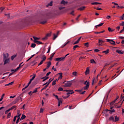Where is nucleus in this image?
Segmentation results:
<instances>
[{"label": "nucleus", "mask_w": 124, "mask_h": 124, "mask_svg": "<svg viewBox=\"0 0 124 124\" xmlns=\"http://www.w3.org/2000/svg\"><path fill=\"white\" fill-rule=\"evenodd\" d=\"M64 59H65V57H58L56 58L55 61H56V62H63L64 61Z\"/></svg>", "instance_id": "1"}, {"label": "nucleus", "mask_w": 124, "mask_h": 124, "mask_svg": "<svg viewBox=\"0 0 124 124\" xmlns=\"http://www.w3.org/2000/svg\"><path fill=\"white\" fill-rule=\"evenodd\" d=\"M107 42L112 44V45H116V42L113 40L108 39H107Z\"/></svg>", "instance_id": "2"}, {"label": "nucleus", "mask_w": 124, "mask_h": 124, "mask_svg": "<svg viewBox=\"0 0 124 124\" xmlns=\"http://www.w3.org/2000/svg\"><path fill=\"white\" fill-rule=\"evenodd\" d=\"M99 46H102L103 45V43H105V40H98Z\"/></svg>", "instance_id": "3"}, {"label": "nucleus", "mask_w": 124, "mask_h": 124, "mask_svg": "<svg viewBox=\"0 0 124 124\" xmlns=\"http://www.w3.org/2000/svg\"><path fill=\"white\" fill-rule=\"evenodd\" d=\"M89 88H90V82H88L86 85L83 87L82 90H89Z\"/></svg>", "instance_id": "4"}, {"label": "nucleus", "mask_w": 124, "mask_h": 124, "mask_svg": "<svg viewBox=\"0 0 124 124\" xmlns=\"http://www.w3.org/2000/svg\"><path fill=\"white\" fill-rule=\"evenodd\" d=\"M60 76L58 77V78H57L55 81L56 82H58V81H59V80H60V79H62V73H59Z\"/></svg>", "instance_id": "5"}, {"label": "nucleus", "mask_w": 124, "mask_h": 124, "mask_svg": "<svg viewBox=\"0 0 124 124\" xmlns=\"http://www.w3.org/2000/svg\"><path fill=\"white\" fill-rule=\"evenodd\" d=\"M88 74H90V67H88L85 72V75H88Z\"/></svg>", "instance_id": "6"}, {"label": "nucleus", "mask_w": 124, "mask_h": 124, "mask_svg": "<svg viewBox=\"0 0 124 124\" xmlns=\"http://www.w3.org/2000/svg\"><path fill=\"white\" fill-rule=\"evenodd\" d=\"M74 91H73V90H69V92L66 93L67 95H68V94H73V93H74Z\"/></svg>", "instance_id": "7"}, {"label": "nucleus", "mask_w": 124, "mask_h": 124, "mask_svg": "<svg viewBox=\"0 0 124 124\" xmlns=\"http://www.w3.org/2000/svg\"><path fill=\"white\" fill-rule=\"evenodd\" d=\"M16 100H17L18 102H19V101L22 102V101H23V99L22 98V97H21V95H19L16 98Z\"/></svg>", "instance_id": "8"}, {"label": "nucleus", "mask_w": 124, "mask_h": 124, "mask_svg": "<svg viewBox=\"0 0 124 124\" xmlns=\"http://www.w3.org/2000/svg\"><path fill=\"white\" fill-rule=\"evenodd\" d=\"M71 85H72V83L70 82H68L67 83L65 84V87H71Z\"/></svg>", "instance_id": "9"}, {"label": "nucleus", "mask_w": 124, "mask_h": 124, "mask_svg": "<svg viewBox=\"0 0 124 124\" xmlns=\"http://www.w3.org/2000/svg\"><path fill=\"white\" fill-rule=\"evenodd\" d=\"M18 101L17 100V99H15L11 103V105H14L15 104H16V103H18Z\"/></svg>", "instance_id": "10"}, {"label": "nucleus", "mask_w": 124, "mask_h": 124, "mask_svg": "<svg viewBox=\"0 0 124 124\" xmlns=\"http://www.w3.org/2000/svg\"><path fill=\"white\" fill-rule=\"evenodd\" d=\"M61 103H62V98H60V99L58 100V107L61 106Z\"/></svg>", "instance_id": "11"}, {"label": "nucleus", "mask_w": 124, "mask_h": 124, "mask_svg": "<svg viewBox=\"0 0 124 124\" xmlns=\"http://www.w3.org/2000/svg\"><path fill=\"white\" fill-rule=\"evenodd\" d=\"M116 52L118 53L120 55H123V54H124V51L119 49L116 50Z\"/></svg>", "instance_id": "12"}, {"label": "nucleus", "mask_w": 124, "mask_h": 124, "mask_svg": "<svg viewBox=\"0 0 124 124\" xmlns=\"http://www.w3.org/2000/svg\"><path fill=\"white\" fill-rule=\"evenodd\" d=\"M53 79L52 78H50L48 80V82H46V83H45L43 86H45V85H49L50 84V83H51V82H52V81H53Z\"/></svg>", "instance_id": "13"}, {"label": "nucleus", "mask_w": 124, "mask_h": 124, "mask_svg": "<svg viewBox=\"0 0 124 124\" xmlns=\"http://www.w3.org/2000/svg\"><path fill=\"white\" fill-rule=\"evenodd\" d=\"M34 43H36L37 44H38V45H39L40 44H43V43L39 41L34 40Z\"/></svg>", "instance_id": "14"}, {"label": "nucleus", "mask_w": 124, "mask_h": 124, "mask_svg": "<svg viewBox=\"0 0 124 124\" xmlns=\"http://www.w3.org/2000/svg\"><path fill=\"white\" fill-rule=\"evenodd\" d=\"M80 40H81V37H79L77 41H76L74 44L73 45H75L76 44H78V43H79V42H80Z\"/></svg>", "instance_id": "15"}, {"label": "nucleus", "mask_w": 124, "mask_h": 124, "mask_svg": "<svg viewBox=\"0 0 124 124\" xmlns=\"http://www.w3.org/2000/svg\"><path fill=\"white\" fill-rule=\"evenodd\" d=\"M4 61V64H6V63H8L9 62V59H3Z\"/></svg>", "instance_id": "16"}, {"label": "nucleus", "mask_w": 124, "mask_h": 124, "mask_svg": "<svg viewBox=\"0 0 124 124\" xmlns=\"http://www.w3.org/2000/svg\"><path fill=\"white\" fill-rule=\"evenodd\" d=\"M119 121H120V118L118 117V116H116L114 122L117 123V122H119Z\"/></svg>", "instance_id": "17"}, {"label": "nucleus", "mask_w": 124, "mask_h": 124, "mask_svg": "<svg viewBox=\"0 0 124 124\" xmlns=\"http://www.w3.org/2000/svg\"><path fill=\"white\" fill-rule=\"evenodd\" d=\"M85 8H86V7L83 6V7L78 8V10H80V11H83V10H85Z\"/></svg>", "instance_id": "18"}, {"label": "nucleus", "mask_w": 124, "mask_h": 124, "mask_svg": "<svg viewBox=\"0 0 124 124\" xmlns=\"http://www.w3.org/2000/svg\"><path fill=\"white\" fill-rule=\"evenodd\" d=\"M54 55H55V53L51 54V55H50V58H48L47 60H49L50 61H52V60L53 59V57H54Z\"/></svg>", "instance_id": "19"}, {"label": "nucleus", "mask_w": 124, "mask_h": 124, "mask_svg": "<svg viewBox=\"0 0 124 124\" xmlns=\"http://www.w3.org/2000/svg\"><path fill=\"white\" fill-rule=\"evenodd\" d=\"M70 42V41H68L67 42H66V43H65L64 45H62L61 46V48H63L64 47H65V46H66V45H67V44H69V43Z\"/></svg>", "instance_id": "20"}, {"label": "nucleus", "mask_w": 124, "mask_h": 124, "mask_svg": "<svg viewBox=\"0 0 124 124\" xmlns=\"http://www.w3.org/2000/svg\"><path fill=\"white\" fill-rule=\"evenodd\" d=\"M51 64H52V62H47V64L46 65V68L48 69L50 66H51Z\"/></svg>", "instance_id": "21"}, {"label": "nucleus", "mask_w": 124, "mask_h": 124, "mask_svg": "<svg viewBox=\"0 0 124 124\" xmlns=\"http://www.w3.org/2000/svg\"><path fill=\"white\" fill-rule=\"evenodd\" d=\"M8 58V54L6 53L5 54L3 55V60L7 59Z\"/></svg>", "instance_id": "22"}, {"label": "nucleus", "mask_w": 124, "mask_h": 124, "mask_svg": "<svg viewBox=\"0 0 124 124\" xmlns=\"http://www.w3.org/2000/svg\"><path fill=\"white\" fill-rule=\"evenodd\" d=\"M42 79H43V82H44V81H46V80H47V79H49V77H44L42 78Z\"/></svg>", "instance_id": "23"}, {"label": "nucleus", "mask_w": 124, "mask_h": 124, "mask_svg": "<svg viewBox=\"0 0 124 124\" xmlns=\"http://www.w3.org/2000/svg\"><path fill=\"white\" fill-rule=\"evenodd\" d=\"M114 117L113 116H110L108 118V121H112V122H114Z\"/></svg>", "instance_id": "24"}, {"label": "nucleus", "mask_w": 124, "mask_h": 124, "mask_svg": "<svg viewBox=\"0 0 124 124\" xmlns=\"http://www.w3.org/2000/svg\"><path fill=\"white\" fill-rule=\"evenodd\" d=\"M109 50L108 49H107L105 51H102L103 53H105V55H107V54L109 53Z\"/></svg>", "instance_id": "25"}, {"label": "nucleus", "mask_w": 124, "mask_h": 124, "mask_svg": "<svg viewBox=\"0 0 124 124\" xmlns=\"http://www.w3.org/2000/svg\"><path fill=\"white\" fill-rule=\"evenodd\" d=\"M112 3L114 4V5H116V8H117V9H119V8H120V6H119V5L117 3L112 2Z\"/></svg>", "instance_id": "26"}, {"label": "nucleus", "mask_w": 124, "mask_h": 124, "mask_svg": "<svg viewBox=\"0 0 124 124\" xmlns=\"http://www.w3.org/2000/svg\"><path fill=\"white\" fill-rule=\"evenodd\" d=\"M91 4H92V5H97V4H101V3L97 2H94L92 3Z\"/></svg>", "instance_id": "27"}, {"label": "nucleus", "mask_w": 124, "mask_h": 124, "mask_svg": "<svg viewBox=\"0 0 124 124\" xmlns=\"http://www.w3.org/2000/svg\"><path fill=\"white\" fill-rule=\"evenodd\" d=\"M39 88H40V87H39V88H36L35 89V90L33 91L32 93H37V92H38L37 90H38V89H39Z\"/></svg>", "instance_id": "28"}, {"label": "nucleus", "mask_w": 124, "mask_h": 124, "mask_svg": "<svg viewBox=\"0 0 124 124\" xmlns=\"http://www.w3.org/2000/svg\"><path fill=\"white\" fill-rule=\"evenodd\" d=\"M24 119H26V115H25L24 114H22V117L20 118V121H23Z\"/></svg>", "instance_id": "29"}, {"label": "nucleus", "mask_w": 124, "mask_h": 124, "mask_svg": "<svg viewBox=\"0 0 124 124\" xmlns=\"http://www.w3.org/2000/svg\"><path fill=\"white\" fill-rule=\"evenodd\" d=\"M53 95L54 96H55L56 98L58 100H60L61 99V98H59V96H58V95H56L54 93L53 94Z\"/></svg>", "instance_id": "30"}, {"label": "nucleus", "mask_w": 124, "mask_h": 124, "mask_svg": "<svg viewBox=\"0 0 124 124\" xmlns=\"http://www.w3.org/2000/svg\"><path fill=\"white\" fill-rule=\"evenodd\" d=\"M89 44H90V43H89V42L85 43H84V46L87 47V48H88V47L89 46Z\"/></svg>", "instance_id": "31"}, {"label": "nucleus", "mask_w": 124, "mask_h": 124, "mask_svg": "<svg viewBox=\"0 0 124 124\" xmlns=\"http://www.w3.org/2000/svg\"><path fill=\"white\" fill-rule=\"evenodd\" d=\"M16 107H17V106H12L11 108H10V110H13V109H15V110H16Z\"/></svg>", "instance_id": "32"}, {"label": "nucleus", "mask_w": 124, "mask_h": 124, "mask_svg": "<svg viewBox=\"0 0 124 124\" xmlns=\"http://www.w3.org/2000/svg\"><path fill=\"white\" fill-rule=\"evenodd\" d=\"M42 59H43L42 61H43L44 62H45V61L46 60V59H47V58L46 57V56L43 55Z\"/></svg>", "instance_id": "33"}, {"label": "nucleus", "mask_w": 124, "mask_h": 124, "mask_svg": "<svg viewBox=\"0 0 124 124\" xmlns=\"http://www.w3.org/2000/svg\"><path fill=\"white\" fill-rule=\"evenodd\" d=\"M36 46V45L35 44L32 43L31 44V48H35Z\"/></svg>", "instance_id": "34"}, {"label": "nucleus", "mask_w": 124, "mask_h": 124, "mask_svg": "<svg viewBox=\"0 0 124 124\" xmlns=\"http://www.w3.org/2000/svg\"><path fill=\"white\" fill-rule=\"evenodd\" d=\"M61 4H67V2L63 0L61 1Z\"/></svg>", "instance_id": "35"}, {"label": "nucleus", "mask_w": 124, "mask_h": 124, "mask_svg": "<svg viewBox=\"0 0 124 124\" xmlns=\"http://www.w3.org/2000/svg\"><path fill=\"white\" fill-rule=\"evenodd\" d=\"M124 99L123 100L122 102V103L120 105V106H117V107H115V108H121V107H122V105L123 102H124Z\"/></svg>", "instance_id": "36"}, {"label": "nucleus", "mask_w": 124, "mask_h": 124, "mask_svg": "<svg viewBox=\"0 0 124 124\" xmlns=\"http://www.w3.org/2000/svg\"><path fill=\"white\" fill-rule=\"evenodd\" d=\"M11 117V112H9L7 116V119H10V118Z\"/></svg>", "instance_id": "37"}, {"label": "nucleus", "mask_w": 124, "mask_h": 124, "mask_svg": "<svg viewBox=\"0 0 124 124\" xmlns=\"http://www.w3.org/2000/svg\"><path fill=\"white\" fill-rule=\"evenodd\" d=\"M14 84V81H12V82H10L8 84H6L5 86H11V85H13Z\"/></svg>", "instance_id": "38"}, {"label": "nucleus", "mask_w": 124, "mask_h": 124, "mask_svg": "<svg viewBox=\"0 0 124 124\" xmlns=\"http://www.w3.org/2000/svg\"><path fill=\"white\" fill-rule=\"evenodd\" d=\"M78 47H79V46L78 45H75L73 46V51H75L76 48H78Z\"/></svg>", "instance_id": "39"}, {"label": "nucleus", "mask_w": 124, "mask_h": 124, "mask_svg": "<svg viewBox=\"0 0 124 124\" xmlns=\"http://www.w3.org/2000/svg\"><path fill=\"white\" fill-rule=\"evenodd\" d=\"M85 59H86V57H85L84 56H80L79 58V60L81 61V60H85Z\"/></svg>", "instance_id": "40"}, {"label": "nucleus", "mask_w": 124, "mask_h": 124, "mask_svg": "<svg viewBox=\"0 0 124 124\" xmlns=\"http://www.w3.org/2000/svg\"><path fill=\"white\" fill-rule=\"evenodd\" d=\"M16 57H17L16 55H13L11 57L12 61H13L14 60V59H15V58H16Z\"/></svg>", "instance_id": "41"}, {"label": "nucleus", "mask_w": 124, "mask_h": 124, "mask_svg": "<svg viewBox=\"0 0 124 124\" xmlns=\"http://www.w3.org/2000/svg\"><path fill=\"white\" fill-rule=\"evenodd\" d=\"M90 62H91V63H96L95 62V61H94V60H93V59H91L90 60Z\"/></svg>", "instance_id": "42"}, {"label": "nucleus", "mask_w": 124, "mask_h": 124, "mask_svg": "<svg viewBox=\"0 0 124 124\" xmlns=\"http://www.w3.org/2000/svg\"><path fill=\"white\" fill-rule=\"evenodd\" d=\"M48 39V37L46 35L44 37L42 38V40H47Z\"/></svg>", "instance_id": "43"}, {"label": "nucleus", "mask_w": 124, "mask_h": 124, "mask_svg": "<svg viewBox=\"0 0 124 124\" xmlns=\"http://www.w3.org/2000/svg\"><path fill=\"white\" fill-rule=\"evenodd\" d=\"M62 91H63V89L62 87H60L58 89V92H62Z\"/></svg>", "instance_id": "44"}, {"label": "nucleus", "mask_w": 124, "mask_h": 124, "mask_svg": "<svg viewBox=\"0 0 124 124\" xmlns=\"http://www.w3.org/2000/svg\"><path fill=\"white\" fill-rule=\"evenodd\" d=\"M33 38L34 39V40H39V39H40V38H37L36 37L33 36Z\"/></svg>", "instance_id": "45"}, {"label": "nucleus", "mask_w": 124, "mask_h": 124, "mask_svg": "<svg viewBox=\"0 0 124 124\" xmlns=\"http://www.w3.org/2000/svg\"><path fill=\"white\" fill-rule=\"evenodd\" d=\"M23 64V62L21 63L19 65V66L17 67L16 68V69L17 70L20 69V68H21V64Z\"/></svg>", "instance_id": "46"}, {"label": "nucleus", "mask_w": 124, "mask_h": 124, "mask_svg": "<svg viewBox=\"0 0 124 124\" xmlns=\"http://www.w3.org/2000/svg\"><path fill=\"white\" fill-rule=\"evenodd\" d=\"M46 23H47V21L45 20V21L41 22L40 24H41L42 25H44V24H46Z\"/></svg>", "instance_id": "47"}, {"label": "nucleus", "mask_w": 124, "mask_h": 124, "mask_svg": "<svg viewBox=\"0 0 124 124\" xmlns=\"http://www.w3.org/2000/svg\"><path fill=\"white\" fill-rule=\"evenodd\" d=\"M116 112V110L115 109H112V110H110L109 112V114H112V113H115Z\"/></svg>", "instance_id": "48"}, {"label": "nucleus", "mask_w": 124, "mask_h": 124, "mask_svg": "<svg viewBox=\"0 0 124 124\" xmlns=\"http://www.w3.org/2000/svg\"><path fill=\"white\" fill-rule=\"evenodd\" d=\"M3 10H4V7H1L0 8V12H2Z\"/></svg>", "instance_id": "49"}, {"label": "nucleus", "mask_w": 124, "mask_h": 124, "mask_svg": "<svg viewBox=\"0 0 124 124\" xmlns=\"http://www.w3.org/2000/svg\"><path fill=\"white\" fill-rule=\"evenodd\" d=\"M53 40H55L57 37H58V35H56V34H54Z\"/></svg>", "instance_id": "50"}, {"label": "nucleus", "mask_w": 124, "mask_h": 124, "mask_svg": "<svg viewBox=\"0 0 124 124\" xmlns=\"http://www.w3.org/2000/svg\"><path fill=\"white\" fill-rule=\"evenodd\" d=\"M73 76H77V72H73L72 73Z\"/></svg>", "instance_id": "51"}, {"label": "nucleus", "mask_w": 124, "mask_h": 124, "mask_svg": "<svg viewBox=\"0 0 124 124\" xmlns=\"http://www.w3.org/2000/svg\"><path fill=\"white\" fill-rule=\"evenodd\" d=\"M82 91H83V89L82 90H76L75 92H78V93H81Z\"/></svg>", "instance_id": "52"}, {"label": "nucleus", "mask_w": 124, "mask_h": 124, "mask_svg": "<svg viewBox=\"0 0 124 124\" xmlns=\"http://www.w3.org/2000/svg\"><path fill=\"white\" fill-rule=\"evenodd\" d=\"M95 80V78H93V79L92 80V85L93 86V84H94V81Z\"/></svg>", "instance_id": "53"}, {"label": "nucleus", "mask_w": 124, "mask_h": 124, "mask_svg": "<svg viewBox=\"0 0 124 124\" xmlns=\"http://www.w3.org/2000/svg\"><path fill=\"white\" fill-rule=\"evenodd\" d=\"M124 31V26L123 27V29L120 31L119 33H122Z\"/></svg>", "instance_id": "54"}, {"label": "nucleus", "mask_w": 124, "mask_h": 124, "mask_svg": "<svg viewBox=\"0 0 124 124\" xmlns=\"http://www.w3.org/2000/svg\"><path fill=\"white\" fill-rule=\"evenodd\" d=\"M46 37H50V36H51V33H47L46 35Z\"/></svg>", "instance_id": "55"}, {"label": "nucleus", "mask_w": 124, "mask_h": 124, "mask_svg": "<svg viewBox=\"0 0 124 124\" xmlns=\"http://www.w3.org/2000/svg\"><path fill=\"white\" fill-rule=\"evenodd\" d=\"M44 111V109H43V108H41L40 109V113H43V112Z\"/></svg>", "instance_id": "56"}, {"label": "nucleus", "mask_w": 124, "mask_h": 124, "mask_svg": "<svg viewBox=\"0 0 124 124\" xmlns=\"http://www.w3.org/2000/svg\"><path fill=\"white\" fill-rule=\"evenodd\" d=\"M44 61H43V60H42L41 62H40L39 63V64H38V66H39V65H41V64H42V63H43V62H44Z\"/></svg>", "instance_id": "57"}, {"label": "nucleus", "mask_w": 124, "mask_h": 124, "mask_svg": "<svg viewBox=\"0 0 124 124\" xmlns=\"http://www.w3.org/2000/svg\"><path fill=\"white\" fill-rule=\"evenodd\" d=\"M104 23H100V24L97 25V27H101V26H103Z\"/></svg>", "instance_id": "58"}, {"label": "nucleus", "mask_w": 124, "mask_h": 124, "mask_svg": "<svg viewBox=\"0 0 124 124\" xmlns=\"http://www.w3.org/2000/svg\"><path fill=\"white\" fill-rule=\"evenodd\" d=\"M116 30L119 31H120V29H121V27L120 26H118L117 27H116Z\"/></svg>", "instance_id": "59"}, {"label": "nucleus", "mask_w": 124, "mask_h": 124, "mask_svg": "<svg viewBox=\"0 0 124 124\" xmlns=\"http://www.w3.org/2000/svg\"><path fill=\"white\" fill-rule=\"evenodd\" d=\"M36 76V74H33V76L32 77L31 79L34 80V78H35Z\"/></svg>", "instance_id": "60"}, {"label": "nucleus", "mask_w": 124, "mask_h": 124, "mask_svg": "<svg viewBox=\"0 0 124 124\" xmlns=\"http://www.w3.org/2000/svg\"><path fill=\"white\" fill-rule=\"evenodd\" d=\"M56 80H54L53 82H52V86H54L55 85H56Z\"/></svg>", "instance_id": "61"}, {"label": "nucleus", "mask_w": 124, "mask_h": 124, "mask_svg": "<svg viewBox=\"0 0 124 124\" xmlns=\"http://www.w3.org/2000/svg\"><path fill=\"white\" fill-rule=\"evenodd\" d=\"M9 111H11L10 109L9 108L8 110H7L6 111H5V114H8V113L9 112Z\"/></svg>", "instance_id": "62"}, {"label": "nucleus", "mask_w": 124, "mask_h": 124, "mask_svg": "<svg viewBox=\"0 0 124 124\" xmlns=\"http://www.w3.org/2000/svg\"><path fill=\"white\" fill-rule=\"evenodd\" d=\"M99 49H95L94 50V52H99Z\"/></svg>", "instance_id": "63"}, {"label": "nucleus", "mask_w": 124, "mask_h": 124, "mask_svg": "<svg viewBox=\"0 0 124 124\" xmlns=\"http://www.w3.org/2000/svg\"><path fill=\"white\" fill-rule=\"evenodd\" d=\"M120 26H122L123 27H124V22H122L120 23Z\"/></svg>", "instance_id": "64"}]
</instances>
